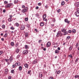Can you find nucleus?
Segmentation results:
<instances>
[{
  "instance_id": "6e6d98bb",
  "label": "nucleus",
  "mask_w": 79,
  "mask_h": 79,
  "mask_svg": "<svg viewBox=\"0 0 79 79\" xmlns=\"http://www.w3.org/2000/svg\"><path fill=\"white\" fill-rule=\"evenodd\" d=\"M16 66V65L15 64H13L12 66H13V68H15V66Z\"/></svg>"
},
{
  "instance_id": "412c9836",
  "label": "nucleus",
  "mask_w": 79,
  "mask_h": 79,
  "mask_svg": "<svg viewBox=\"0 0 79 79\" xmlns=\"http://www.w3.org/2000/svg\"><path fill=\"white\" fill-rule=\"evenodd\" d=\"M22 67L21 66H19V71H21L22 70Z\"/></svg>"
},
{
  "instance_id": "864d4df0",
  "label": "nucleus",
  "mask_w": 79,
  "mask_h": 79,
  "mask_svg": "<svg viewBox=\"0 0 79 79\" xmlns=\"http://www.w3.org/2000/svg\"><path fill=\"white\" fill-rule=\"evenodd\" d=\"M3 13H5L6 12V10L5 9H4L3 11Z\"/></svg>"
},
{
  "instance_id": "473e14b6",
  "label": "nucleus",
  "mask_w": 79,
  "mask_h": 79,
  "mask_svg": "<svg viewBox=\"0 0 79 79\" xmlns=\"http://www.w3.org/2000/svg\"><path fill=\"white\" fill-rule=\"evenodd\" d=\"M60 71L59 70L58 72H57L56 73V74H60Z\"/></svg>"
},
{
  "instance_id": "052dcab7",
  "label": "nucleus",
  "mask_w": 79,
  "mask_h": 79,
  "mask_svg": "<svg viewBox=\"0 0 79 79\" xmlns=\"http://www.w3.org/2000/svg\"><path fill=\"white\" fill-rule=\"evenodd\" d=\"M2 10H3V9L2 8L0 9V12H1L2 11Z\"/></svg>"
},
{
  "instance_id": "f704fd0d",
  "label": "nucleus",
  "mask_w": 79,
  "mask_h": 79,
  "mask_svg": "<svg viewBox=\"0 0 79 79\" xmlns=\"http://www.w3.org/2000/svg\"><path fill=\"white\" fill-rule=\"evenodd\" d=\"M15 26L17 27H18L19 26V24L18 23H15Z\"/></svg>"
},
{
  "instance_id": "79ce46f5",
  "label": "nucleus",
  "mask_w": 79,
  "mask_h": 79,
  "mask_svg": "<svg viewBox=\"0 0 79 79\" xmlns=\"http://www.w3.org/2000/svg\"><path fill=\"white\" fill-rule=\"evenodd\" d=\"M2 28H3V29H5V25H2Z\"/></svg>"
},
{
  "instance_id": "4468645a",
  "label": "nucleus",
  "mask_w": 79,
  "mask_h": 79,
  "mask_svg": "<svg viewBox=\"0 0 79 79\" xmlns=\"http://www.w3.org/2000/svg\"><path fill=\"white\" fill-rule=\"evenodd\" d=\"M62 32H64V33L66 31V30L64 29H63L61 30Z\"/></svg>"
},
{
  "instance_id": "dca6fc26",
  "label": "nucleus",
  "mask_w": 79,
  "mask_h": 79,
  "mask_svg": "<svg viewBox=\"0 0 79 79\" xmlns=\"http://www.w3.org/2000/svg\"><path fill=\"white\" fill-rule=\"evenodd\" d=\"M14 3L15 4H16L18 3V0H14Z\"/></svg>"
},
{
  "instance_id": "69168bd1",
  "label": "nucleus",
  "mask_w": 79,
  "mask_h": 79,
  "mask_svg": "<svg viewBox=\"0 0 79 79\" xmlns=\"http://www.w3.org/2000/svg\"><path fill=\"white\" fill-rule=\"evenodd\" d=\"M36 9L37 10L39 9V7L38 6H36Z\"/></svg>"
},
{
  "instance_id": "39448f33",
  "label": "nucleus",
  "mask_w": 79,
  "mask_h": 79,
  "mask_svg": "<svg viewBox=\"0 0 79 79\" xmlns=\"http://www.w3.org/2000/svg\"><path fill=\"white\" fill-rule=\"evenodd\" d=\"M27 11V7L22 10V12H26Z\"/></svg>"
},
{
  "instance_id": "5701e85b",
  "label": "nucleus",
  "mask_w": 79,
  "mask_h": 79,
  "mask_svg": "<svg viewBox=\"0 0 79 79\" xmlns=\"http://www.w3.org/2000/svg\"><path fill=\"white\" fill-rule=\"evenodd\" d=\"M47 16V15H46V14H44L43 16V18H44V19H45V18H46V17Z\"/></svg>"
},
{
  "instance_id": "4be33fe9",
  "label": "nucleus",
  "mask_w": 79,
  "mask_h": 79,
  "mask_svg": "<svg viewBox=\"0 0 79 79\" xmlns=\"http://www.w3.org/2000/svg\"><path fill=\"white\" fill-rule=\"evenodd\" d=\"M25 48L26 49H27V48H29V46L27 45H26L25 46Z\"/></svg>"
},
{
  "instance_id": "0e129e2a",
  "label": "nucleus",
  "mask_w": 79,
  "mask_h": 79,
  "mask_svg": "<svg viewBox=\"0 0 79 79\" xmlns=\"http://www.w3.org/2000/svg\"><path fill=\"white\" fill-rule=\"evenodd\" d=\"M43 50H44V51H45L46 50V48H44L43 49Z\"/></svg>"
},
{
  "instance_id": "c03bdc74",
  "label": "nucleus",
  "mask_w": 79,
  "mask_h": 79,
  "mask_svg": "<svg viewBox=\"0 0 79 79\" xmlns=\"http://www.w3.org/2000/svg\"><path fill=\"white\" fill-rule=\"evenodd\" d=\"M79 76L77 75H76L75 76V78H77V77H78Z\"/></svg>"
},
{
  "instance_id": "0eeeda50",
  "label": "nucleus",
  "mask_w": 79,
  "mask_h": 79,
  "mask_svg": "<svg viewBox=\"0 0 79 79\" xmlns=\"http://www.w3.org/2000/svg\"><path fill=\"white\" fill-rule=\"evenodd\" d=\"M9 60V62H10V63H11V61H13V57L11 56Z\"/></svg>"
},
{
  "instance_id": "f257e3e1",
  "label": "nucleus",
  "mask_w": 79,
  "mask_h": 79,
  "mask_svg": "<svg viewBox=\"0 0 79 79\" xmlns=\"http://www.w3.org/2000/svg\"><path fill=\"white\" fill-rule=\"evenodd\" d=\"M28 53V51H27V50H25L23 52V54H24V55H26Z\"/></svg>"
},
{
  "instance_id": "680f3d73",
  "label": "nucleus",
  "mask_w": 79,
  "mask_h": 79,
  "mask_svg": "<svg viewBox=\"0 0 79 79\" xmlns=\"http://www.w3.org/2000/svg\"><path fill=\"white\" fill-rule=\"evenodd\" d=\"M9 79H11V76H9L8 77Z\"/></svg>"
},
{
  "instance_id": "774afa93",
  "label": "nucleus",
  "mask_w": 79,
  "mask_h": 79,
  "mask_svg": "<svg viewBox=\"0 0 79 79\" xmlns=\"http://www.w3.org/2000/svg\"><path fill=\"white\" fill-rule=\"evenodd\" d=\"M58 50H60V47H58L57 48Z\"/></svg>"
},
{
  "instance_id": "de8ad7c7",
  "label": "nucleus",
  "mask_w": 79,
  "mask_h": 79,
  "mask_svg": "<svg viewBox=\"0 0 79 79\" xmlns=\"http://www.w3.org/2000/svg\"><path fill=\"white\" fill-rule=\"evenodd\" d=\"M68 32L69 33H71L72 32V31H71V30H69Z\"/></svg>"
},
{
  "instance_id": "49530a36",
  "label": "nucleus",
  "mask_w": 79,
  "mask_h": 79,
  "mask_svg": "<svg viewBox=\"0 0 79 79\" xmlns=\"http://www.w3.org/2000/svg\"><path fill=\"white\" fill-rule=\"evenodd\" d=\"M60 37H62V36H63V33H61L60 32Z\"/></svg>"
},
{
  "instance_id": "cd10ccee",
  "label": "nucleus",
  "mask_w": 79,
  "mask_h": 79,
  "mask_svg": "<svg viewBox=\"0 0 79 79\" xmlns=\"http://www.w3.org/2000/svg\"><path fill=\"white\" fill-rule=\"evenodd\" d=\"M11 73L13 74H14L15 73V70L14 69H12L11 71Z\"/></svg>"
},
{
  "instance_id": "ddd939ff",
  "label": "nucleus",
  "mask_w": 79,
  "mask_h": 79,
  "mask_svg": "<svg viewBox=\"0 0 79 79\" xmlns=\"http://www.w3.org/2000/svg\"><path fill=\"white\" fill-rule=\"evenodd\" d=\"M25 67L26 68H28V67L29 66V65L27 64H26L24 65Z\"/></svg>"
},
{
  "instance_id": "9b49d317",
  "label": "nucleus",
  "mask_w": 79,
  "mask_h": 79,
  "mask_svg": "<svg viewBox=\"0 0 79 79\" xmlns=\"http://www.w3.org/2000/svg\"><path fill=\"white\" fill-rule=\"evenodd\" d=\"M37 59H35V60H34L33 62V64H35V63H37Z\"/></svg>"
},
{
  "instance_id": "3c124183",
  "label": "nucleus",
  "mask_w": 79,
  "mask_h": 79,
  "mask_svg": "<svg viewBox=\"0 0 79 79\" xmlns=\"http://www.w3.org/2000/svg\"><path fill=\"white\" fill-rule=\"evenodd\" d=\"M67 39H70V36H68L67 37Z\"/></svg>"
},
{
  "instance_id": "2eb2a0df",
  "label": "nucleus",
  "mask_w": 79,
  "mask_h": 79,
  "mask_svg": "<svg viewBox=\"0 0 79 79\" xmlns=\"http://www.w3.org/2000/svg\"><path fill=\"white\" fill-rule=\"evenodd\" d=\"M60 33H61V31H59L57 33V35H56L57 37H59V36L60 35Z\"/></svg>"
},
{
  "instance_id": "5fc2aeb1",
  "label": "nucleus",
  "mask_w": 79,
  "mask_h": 79,
  "mask_svg": "<svg viewBox=\"0 0 79 79\" xmlns=\"http://www.w3.org/2000/svg\"><path fill=\"white\" fill-rule=\"evenodd\" d=\"M78 45H79V44H78V43L76 45V47H78Z\"/></svg>"
},
{
  "instance_id": "6ab92c4d",
  "label": "nucleus",
  "mask_w": 79,
  "mask_h": 79,
  "mask_svg": "<svg viewBox=\"0 0 79 79\" xmlns=\"http://www.w3.org/2000/svg\"><path fill=\"white\" fill-rule=\"evenodd\" d=\"M6 8H10L11 7V5L10 4H8L6 6Z\"/></svg>"
},
{
  "instance_id": "72a5a7b5",
  "label": "nucleus",
  "mask_w": 79,
  "mask_h": 79,
  "mask_svg": "<svg viewBox=\"0 0 79 79\" xmlns=\"http://www.w3.org/2000/svg\"><path fill=\"white\" fill-rule=\"evenodd\" d=\"M60 11H61V10L60 9H59L57 10V11L58 13H59L60 12Z\"/></svg>"
},
{
  "instance_id": "f3484780",
  "label": "nucleus",
  "mask_w": 79,
  "mask_h": 79,
  "mask_svg": "<svg viewBox=\"0 0 79 79\" xmlns=\"http://www.w3.org/2000/svg\"><path fill=\"white\" fill-rule=\"evenodd\" d=\"M8 21L9 22H11L12 21V18H10L8 19Z\"/></svg>"
},
{
  "instance_id": "f8f14e48",
  "label": "nucleus",
  "mask_w": 79,
  "mask_h": 79,
  "mask_svg": "<svg viewBox=\"0 0 79 79\" xmlns=\"http://www.w3.org/2000/svg\"><path fill=\"white\" fill-rule=\"evenodd\" d=\"M15 65L17 66H20V65H21V64H20V63L19 62H18L15 63Z\"/></svg>"
},
{
  "instance_id": "9d476101",
  "label": "nucleus",
  "mask_w": 79,
  "mask_h": 79,
  "mask_svg": "<svg viewBox=\"0 0 79 79\" xmlns=\"http://www.w3.org/2000/svg\"><path fill=\"white\" fill-rule=\"evenodd\" d=\"M8 73V69L7 68H6L5 69V74H6Z\"/></svg>"
},
{
  "instance_id": "1a4fd4ad",
  "label": "nucleus",
  "mask_w": 79,
  "mask_h": 79,
  "mask_svg": "<svg viewBox=\"0 0 79 79\" xmlns=\"http://www.w3.org/2000/svg\"><path fill=\"white\" fill-rule=\"evenodd\" d=\"M64 22H65V23H67L68 24H69V23H70V22L68 20V19H64Z\"/></svg>"
},
{
  "instance_id": "e2e57ef3",
  "label": "nucleus",
  "mask_w": 79,
  "mask_h": 79,
  "mask_svg": "<svg viewBox=\"0 0 79 79\" xmlns=\"http://www.w3.org/2000/svg\"><path fill=\"white\" fill-rule=\"evenodd\" d=\"M35 31H36V32H37V29H35Z\"/></svg>"
},
{
  "instance_id": "338daca9",
  "label": "nucleus",
  "mask_w": 79,
  "mask_h": 79,
  "mask_svg": "<svg viewBox=\"0 0 79 79\" xmlns=\"http://www.w3.org/2000/svg\"><path fill=\"white\" fill-rule=\"evenodd\" d=\"M65 45H66V43H64L63 44V45H64V46H65Z\"/></svg>"
},
{
  "instance_id": "c85d7f7f",
  "label": "nucleus",
  "mask_w": 79,
  "mask_h": 79,
  "mask_svg": "<svg viewBox=\"0 0 79 79\" xmlns=\"http://www.w3.org/2000/svg\"><path fill=\"white\" fill-rule=\"evenodd\" d=\"M5 60L6 61V62H10V60L8 59H5Z\"/></svg>"
},
{
  "instance_id": "e433bc0d",
  "label": "nucleus",
  "mask_w": 79,
  "mask_h": 79,
  "mask_svg": "<svg viewBox=\"0 0 79 79\" xmlns=\"http://www.w3.org/2000/svg\"><path fill=\"white\" fill-rule=\"evenodd\" d=\"M25 21H28V18H25Z\"/></svg>"
},
{
  "instance_id": "7c9ffc66",
  "label": "nucleus",
  "mask_w": 79,
  "mask_h": 79,
  "mask_svg": "<svg viewBox=\"0 0 79 79\" xmlns=\"http://www.w3.org/2000/svg\"><path fill=\"white\" fill-rule=\"evenodd\" d=\"M64 5V1H63L61 3V5L63 6Z\"/></svg>"
},
{
  "instance_id": "6e6552de",
  "label": "nucleus",
  "mask_w": 79,
  "mask_h": 79,
  "mask_svg": "<svg viewBox=\"0 0 79 79\" xmlns=\"http://www.w3.org/2000/svg\"><path fill=\"white\" fill-rule=\"evenodd\" d=\"M39 77L40 78H42V77H43V76L42 75V72H40L39 73Z\"/></svg>"
},
{
  "instance_id": "603ef678",
  "label": "nucleus",
  "mask_w": 79,
  "mask_h": 79,
  "mask_svg": "<svg viewBox=\"0 0 79 79\" xmlns=\"http://www.w3.org/2000/svg\"><path fill=\"white\" fill-rule=\"evenodd\" d=\"M35 16H36V17H37L38 16H39V15L38 14H37L35 15Z\"/></svg>"
},
{
  "instance_id": "a19ab883",
  "label": "nucleus",
  "mask_w": 79,
  "mask_h": 79,
  "mask_svg": "<svg viewBox=\"0 0 79 79\" xmlns=\"http://www.w3.org/2000/svg\"><path fill=\"white\" fill-rule=\"evenodd\" d=\"M10 29L11 30H14V29H15V28H14V27H10Z\"/></svg>"
},
{
  "instance_id": "7ed1b4c3",
  "label": "nucleus",
  "mask_w": 79,
  "mask_h": 79,
  "mask_svg": "<svg viewBox=\"0 0 79 79\" xmlns=\"http://www.w3.org/2000/svg\"><path fill=\"white\" fill-rule=\"evenodd\" d=\"M75 15L77 17H78V16H79V12L77 11L75 12Z\"/></svg>"
},
{
  "instance_id": "a18cd8bd",
  "label": "nucleus",
  "mask_w": 79,
  "mask_h": 79,
  "mask_svg": "<svg viewBox=\"0 0 79 79\" xmlns=\"http://www.w3.org/2000/svg\"><path fill=\"white\" fill-rule=\"evenodd\" d=\"M65 33H64V35H66V34H68V32L67 31H65Z\"/></svg>"
},
{
  "instance_id": "b1692460",
  "label": "nucleus",
  "mask_w": 79,
  "mask_h": 79,
  "mask_svg": "<svg viewBox=\"0 0 79 79\" xmlns=\"http://www.w3.org/2000/svg\"><path fill=\"white\" fill-rule=\"evenodd\" d=\"M10 45L11 46H14L15 45V43L13 42H11L10 43Z\"/></svg>"
},
{
  "instance_id": "a878e982",
  "label": "nucleus",
  "mask_w": 79,
  "mask_h": 79,
  "mask_svg": "<svg viewBox=\"0 0 79 79\" xmlns=\"http://www.w3.org/2000/svg\"><path fill=\"white\" fill-rule=\"evenodd\" d=\"M58 53H59V51L58 50H56L55 51V53L57 54Z\"/></svg>"
},
{
  "instance_id": "4d7b16f0",
  "label": "nucleus",
  "mask_w": 79,
  "mask_h": 79,
  "mask_svg": "<svg viewBox=\"0 0 79 79\" xmlns=\"http://www.w3.org/2000/svg\"><path fill=\"white\" fill-rule=\"evenodd\" d=\"M76 10L77 11H79V8H78L76 9Z\"/></svg>"
},
{
  "instance_id": "09e8293b",
  "label": "nucleus",
  "mask_w": 79,
  "mask_h": 79,
  "mask_svg": "<svg viewBox=\"0 0 79 79\" xmlns=\"http://www.w3.org/2000/svg\"><path fill=\"white\" fill-rule=\"evenodd\" d=\"M49 79H54V78H53V77H50Z\"/></svg>"
},
{
  "instance_id": "2f4dec72",
  "label": "nucleus",
  "mask_w": 79,
  "mask_h": 79,
  "mask_svg": "<svg viewBox=\"0 0 79 79\" xmlns=\"http://www.w3.org/2000/svg\"><path fill=\"white\" fill-rule=\"evenodd\" d=\"M69 49V50H72V49H73V47H72V46L70 47Z\"/></svg>"
},
{
  "instance_id": "4c0bfd02",
  "label": "nucleus",
  "mask_w": 79,
  "mask_h": 79,
  "mask_svg": "<svg viewBox=\"0 0 79 79\" xmlns=\"http://www.w3.org/2000/svg\"><path fill=\"white\" fill-rule=\"evenodd\" d=\"M31 73V70H30L28 71V73H27L28 74H30V73Z\"/></svg>"
},
{
  "instance_id": "37998d69",
  "label": "nucleus",
  "mask_w": 79,
  "mask_h": 79,
  "mask_svg": "<svg viewBox=\"0 0 79 79\" xmlns=\"http://www.w3.org/2000/svg\"><path fill=\"white\" fill-rule=\"evenodd\" d=\"M27 26L28 27V28H29V27H30V25L29 24H27Z\"/></svg>"
},
{
  "instance_id": "c756f323",
  "label": "nucleus",
  "mask_w": 79,
  "mask_h": 79,
  "mask_svg": "<svg viewBox=\"0 0 79 79\" xmlns=\"http://www.w3.org/2000/svg\"><path fill=\"white\" fill-rule=\"evenodd\" d=\"M19 49H17L15 51V52L16 53H19Z\"/></svg>"
},
{
  "instance_id": "f03ea898",
  "label": "nucleus",
  "mask_w": 79,
  "mask_h": 79,
  "mask_svg": "<svg viewBox=\"0 0 79 79\" xmlns=\"http://www.w3.org/2000/svg\"><path fill=\"white\" fill-rule=\"evenodd\" d=\"M50 45H51V44L50 42H48L46 44V46L47 47H50Z\"/></svg>"
},
{
  "instance_id": "aec40b11",
  "label": "nucleus",
  "mask_w": 79,
  "mask_h": 79,
  "mask_svg": "<svg viewBox=\"0 0 79 79\" xmlns=\"http://www.w3.org/2000/svg\"><path fill=\"white\" fill-rule=\"evenodd\" d=\"M28 33L26 32L25 34V37H28Z\"/></svg>"
},
{
  "instance_id": "a211bd4d",
  "label": "nucleus",
  "mask_w": 79,
  "mask_h": 79,
  "mask_svg": "<svg viewBox=\"0 0 79 79\" xmlns=\"http://www.w3.org/2000/svg\"><path fill=\"white\" fill-rule=\"evenodd\" d=\"M40 26H43L44 25V22H42L40 23Z\"/></svg>"
},
{
  "instance_id": "20e7f679",
  "label": "nucleus",
  "mask_w": 79,
  "mask_h": 79,
  "mask_svg": "<svg viewBox=\"0 0 79 79\" xmlns=\"http://www.w3.org/2000/svg\"><path fill=\"white\" fill-rule=\"evenodd\" d=\"M75 7H79V2H76L75 4Z\"/></svg>"
},
{
  "instance_id": "c9c22d12",
  "label": "nucleus",
  "mask_w": 79,
  "mask_h": 79,
  "mask_svg": "<svg viewBox=\"0 0 79 79\" xmlns=\"http://www.w3.org/2000/svg\"><path fill=\"white\" fill-rule=\"evenodd\" d=\"M8 35V34L7 33H6L4 35V37H6Z\"/></svg>"
},
{
  "instance_id": "ea45409f",
  "label": "nucleus",
  "mask_w": 79,
  "mask_h": 79,
  "mask_svg": "<svg viewBox=\"0 0 79 79\" xmlns=\"http://www.w3.org/2000/svg\"><path fill=\"white\" fill-rule=\"evenodd\" d=\"M42 42V40H39L38 41V42L40 44V43H41V42Z\"/></svg>"
},
{
  "instance_id": "bf43d9fd",
  "label": "nucleus",
  "mask_w": 79,
  "mask_h": 79,
  "mask_svg": "<svg viewBox=\"0 0 79 79\" xmlns=\"http://www.w3.org/2000/svg\"><path fill=\"white\" fill-rule=\"evenodd\" d=\"M1 40L2 41H4V39L3 38H1Z\"/></svg>"
},
{
  "instance_id": "393cba45",
  "label": "nucleus",
  "mask_w": 79,
  "mask_h": 79,
  "mask_svg": "<svg viewBox=\"0 0 79 79\" xmlns=\"http://www.w3.org/2000/svg\"><path fill=\"white\" fill-rule=\"evenodd\" d=\"M19 45V43H17L15 45V47H17L18 46V45Z\"/></svg>"
},
{
  "instance_id": "bb28decb",
  "label": "nucleus",
  "mask_w": 79,
  "mask_h": 79,
  "mask_svg": "<svg viewBox=\"0 0 79 79\" xmlns=\"http://www.w3.org/2000/svg\"><path fill=\"white\" fill-rule=\"evenodd\" d=\"M76 30L75 29H73L72 30V33H76Z\"/></svg>"
},
{
  "instance_id": "58836bf2",
  "label": "nucleus",
  "mask_w": 79,
  "mask_h": 79,
  "mask_svg": "<svg viewBox=\"0 0 79 79\" xmlns=\"http://www.w3.org/2000/svg\"><path fill=\"white\" fill-rule=\"evenodd\" d=\"M2 53H3V51H0V55H1Z\"/></svg>"
},
{
  "instance_id": "13d9d810",
  "label": "nucleus",
  "mask_w": 79,
  "mask_h": 79,
  "mask_svg": "<svg viewBox=\"0 0 79 79\" xmlns=\"http://www.w3.org/2000/svg\"><path fill=\"white\" fill-rule=\"evenodd\" d=\"M4 3L6 4V3H8V2L7 1H4Z\"/></svg>"
},
{
  "instance_id": "423d86ee",
  "label": "nucleus",
  "mask_w": 79,
  "mask_h": 79,
  "mask_svg": "<svg viewBox=\"0 0 79 79\" xmlns=\"http://www.w3.org/2000/svg\"><path fill=\"white\" fill-rule=\"evenodd\" d=\"M24 28H25V27L24 25H22L20 27L21 30H24Z\"/></svg>"
},
{
  "instance_id": "8fccbe9b",
  "label": "nucleus",
  "mask_w": 79,
  "mask_h": 79,
  "mask_svg": "<svg viewBox=\"0 0 79 79\" xmlns=\"http://www.w3.org/2000/svg\"><path fill=\"white\" fill-rule=\"evenodd\" d=\"M38 5H39V6H40V5H42V4H41L40 3H38Z\"/></svg>"
}]
</instances>
